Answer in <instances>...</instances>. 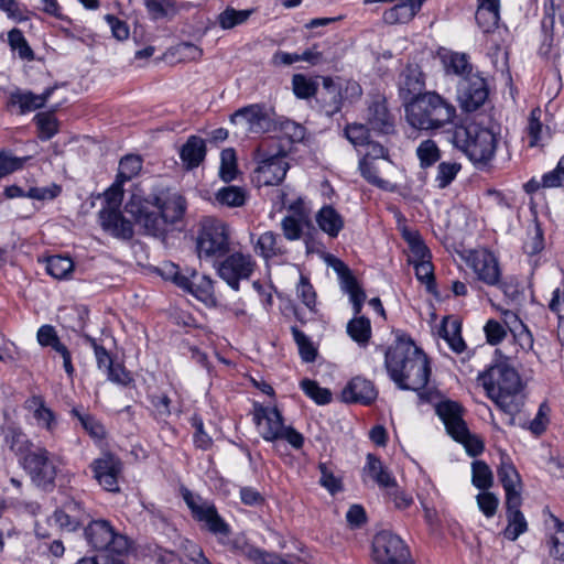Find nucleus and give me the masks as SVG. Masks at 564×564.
<instances>
[{
  "label": "nucleus",
  "instance_id": "obj_22",
  "mask_svg": "<svg viewBox=\"0 0 564 564\" xmlns=\"http://www.w3.org/2000/svg\"><path fill=\"white\" fill-rule=\"evenodd\" d=\"M399 96L405 106V102L412 100L419 95H422L424 88L423 74L419 66L408 65L399 75L398 78Z\"/></svg>",
  "mask_w": 564,
  "mask_h": 564
},
{
  "label": "nucleus",
  "instance_id": "obj_51",
  "mask_svg": "<svg viewBox=\"0 0 564 564\" xmlns=\"http://www.w3.org/2000/svg\"><path fill=\"white\" fill-rule=\"evenodd\" d=\"M341 289L349 295V301L352 304L354 314L359 315L366 301V293L359 286L355 278H349L348 281L341 285Z\"/></svg>",
  "mask_w": 564,
  "mask_h": 564
},
{
  "label": "nucleus",
  "instance_id": "obj_4",
  "mask_svg": "<svg viewBox=\"0 0 564 564\" xmlns=\"http://www.w3.org/2000/svg\"><path fill=\"white\" fill-rule=\"evenodd\" d=\"M453 142L466 154L475 167L489 170L492 167L496 156L499 133L492 128L470 122L455 130Z\"/></svg>",
  "mask_w": 564,
  "mask_h": 564
},
{
  "label": "nucleus",
  "instance_id": "obj_41",
  "mask_svg": "<svg viewBox=\"0 0 564 564\" xmlns=\"http://www.w3.org/2000/svg\"><path fill=\"white\" fill-rule=\"evenodd\" d=\"M347 333L359 345H366L371 336L370 321L364 316L355 315L347 324Z\"/></svg>",
  "mask_w": 564,
  "mask_h": 564
},
{
  "label": "nucleus",
  "instance_id": "obj_47",
  "mask_svg": "<svg viewBox=\"0 0 564 564\" xmlns=\"http://www.w3.org/2000/svg\"><path fill=\"white\" fill-rule=\"evenodd\" d=\"M443 338L456 354H460L466 349V344L460 335V325L456 321L445 323L443 326Z\"/></svg>",
  "mask_w": 564,
  "mask_h": 564
},
{
  "label": "nucleus",
  "instance_id": "obj_60",
  "mask_svg": "<svg viewBox=\"0 0 564 564\" xmlns=\"http://www.w3.org/2000/svg\"><path fill=\"white\" fill-rule=\"evenodd\" d=\"M541 186L545 188L564 186V155L560 159L553 171L543 174Z\"/></svg>",
  "mask_w": 564,
  "mask_h": 564
},
{
  "label": "nucleus",
  "instance_id": "obj_5",
  "mask_svg": "<svg viewBox=\"0 0 564 564\" xmlns=\"http://www.w3.org/2000/svg\"><path fill=\"white\" fill-rule=\"evenodd\" d=\"M258 166L252 182L258 187L279 186L282 182V141L279 138H265L257 149Z\"/></svg>",
  "mask_w": 564,
  "mask_h": 564
},
{
  "label": "nucleus",
  "instance_id": "obj_26",
  "mask_svg": "<svg viewBox=\"0 0 564 564\" xmlns=\"http://www.w3.org/2000/svg\"><path fill=\"white\" fill-rule=\"evenodd\" d=\"M288 274L290 278L295 279L294 288L297 299L301 300L310 311L314 312L316 306V292L310 278L295 264H290Z\"/></svg>",
  "mask_w": 564,
  "mask_h": 564
},
{
  "label": "nucleus",
  "instance_id": "obj_64",
  "mask_svg": "<svg viewBox=\"0 0 564 564\" xmlns=\"http://www.w3.org/2000/svg\"><path fill=\"white\" fill-rule=\"evenodd\" d=\"M484 332L487 341L490 345H497L501 343L507 336V329L505 326L496 319H489L484 326Z\"/></svg>",
  "mask_w": 564,
  "mask_h": 564
},
{
  "label": "nucleus",
  "instance_id": "obj_7",
  "mask_svg": "<svg viewBox=\"0 0 564 564\" xmlns=\"http://www.w3.org/2000/svg\"><path fill=\"white\" fill-rule=\"evenodd\" d=\"M230 123L237 137L261 134L275 128L276 116L271 108L253 104L236 110L230 116Z\"/></svg>",
  "mask_w": 564,
  "mask_h": 564
},
{
  "label": "nucleus",
  "instance_id": "obj_63",
  "mask_svg": "<svg viewBox=\"0 0 564 564\" xmlns=\"http://www.w3.org/2000/svg\"><path fill=\"white\" fill-rule=\"evenodd\" d=\"M347 139L357 148L364 147L369 140V130L360 123L348 124L345 129Z\"/></svg>",
  "mask_w": 564,
  "mask_h": 564
},
{
  "label": "nucleus",
  "instance_id": "obj_32",
  "mask_svg": "<svg viewBox=\"0 0 564 564\" xmlns=\"http://www.w3.org/2000/svg\"><path fill=\"white\" fill-rule=\"evenodd\" d=\"M365 473L376 481L381 488L389 490L395 487V478L382 465L381 460L376 456L368 454L367 464L364 468Z\"/></svg>",
  "mask_w": 564,
  "mask_h": 564
},
{
  "label": "nucleus",
  "instance_id": "obj_62",
  "mask_svg": "<svg viewBox=\"0 0 564 564\" xmlns=\"http://www.w3.org/2000/svg\"><path fill=\"white\" fill-rule=\"evenodd\" d=\"M256 249L260 250L261 256L265 259L275 256L278 252L276 235L272 231L262 234L258 239Z\"/></svg>",
  "mask_w": 564,
  "mask_h": 564
},
{
  "label": "nucleus",
  "instance_id": "obj_19",
  "mask_svg": "<svg viewBox=\"0 0 564 564\" xmlns=\"http://www.w3.org/2000/svg\"><path fill=\"white\" fill-rule=\"evenodd\" d=\"M498 478L506 492V501L516 505L521 497L522 480L509 455H500V464L497 468Z\"/></svg>",
  "mask_w": 564,
  "mask_h": 564
},
{
  "label": "nucleus",
  "instance_id": "obj_13",
  "mask_svg": "<svg viewBox=\"0 0 564 564\" xmlns=\"http://www.w3.org/2000/svg\"><path fill=\"white\" fill-rule=\"evenodd\" d=\"M489 89L486 79L478 73L462 78L457 86V100L465 112L478 110L488 99Z\"/></svg>",
  "mask_w": 564,
  "mask_h": 564
},
{
  "label": "nucleus",
  "instance_id": "obj_55",
  "mask_svg": "<svg viewBox=\"0 0 564 564\" xmlns=\"http://www.w3.org/2000/svg\"><path fill=\"white\" fill-rule=\"evenodd\" d=\"M301 387L305 394L314 400L317 404H327L332 400V393L329 390L319 387L316 381L305 379L301 382Z\"/></svg>",
  "mask_w": 564,
  "mask_h": 564
},
{
  "label": "nucleus",
  "instance_id": "obj_21",
  "mask_svg": "<svg viewBox=\"0 0 564 564\" xmlns=\"http://www.w3.org/2000/svg\"><path fill=\"white\" fill-rule=\"evenodd\" d=\"M254 421L259 433L267 441L278 440L282 434V419L278 408H254Z\"/></svg>",
  "mask_w": 564,
  "mask_h": 564
},
{
  "label": "nucleus",
  "instance_id": "obj_42",
  "mask_svg": "<svg viewBox=\"0 0 564 564\" xmlns=\"http://www.w3.org/2000/svg\"><path fill=\"white\" fill-rule=\"evenodd\" d=\"M549 555L564 563V522L555 519V531L546 540Z\"/></svg>",
  "mask_w": 564,
  "mask_h": 564
},
{
  "label": "nucleus",
  "instance_id": "obj_2",
  "mask_svg": "<svg viewBox=\"0 0 564 564\" xmlns=\"http://www.w3.org/2000/svg\"><path fill=\"white\" fill-rule=\"evenodd\" d=\"M478 381L503 412L512 415L520 411L524 402L523 382L509 359L496 360L478 375Z\"/></svg>",
  "mask_w": 564,
  "mask_h": 564
},
{
  "label": "nucleus",
  "instance_id": "obj_28",
  "mask_svg": "<svg viewBox=\"0 0 564 564\" xmlns=\"http://www.w3.org/2000/svg\"><path fill=\"white\" fill-rule=\"evenodd\" d=\"M475 14L478 26L486 33L495 30L499 22V0H477Z\"/></svg>",
  "mask_w": 564,
  "mask_h": 564
},
{
  "label": "nucleus",
  "instance_id": "obj_59",
  "mask_svg": "<svg viewBox=\"0 0 564 564\" xmlns=\"http://www.w3.org/2000/svg\"><path fill=\"white\" fill-rule=\"evenodd\" d=\"M476 501L479 510L486 518H492L496 514L499 499L494 492L484 490L476 496Z\"/></svg>",
  "mask_w": 564,
  "mask_h": 564
},
{
  "label": "nucleus",
  "instance_id": "obj_34",
  "mask_svg": "<svg viewBox=\"0 0 564 564\" xmlns=\"http://www.w3.org/2000/svg\"><path fill=\"white\" fill-rule=\"evenodd\" d=\"M442 62L447 74L459 76L460 79L473 73L469 58L464 53L445 52L442 54Z\"/></svg>",
  "mask_w": 564,
  "mask_h": 564
},
{
  "label": "nucleus",
  "instance_id": "obj_14",
  "mask_svg": "<svg viewBox=\"0 0 564 564\" xmlns=\"http://www.w3.org/2000/svg\"><path fill=\"white\" fill-rule=\"evenodd\" d=\"M24 467L28 470L32 481L43 489L53 487L57 475V468L51 459L50 452L44 447H39L24 457Z\"/></svg>",
  "mask_w": 564,
  "mask_h": 564
},
{
  "label": "nucleus",
  "instance_id": "obj_54",
  "mask_svg": "<svg viewBox=\"0 0 564 564\" xmlns=\"http://www.w3.org/2000/svg\"><path fill=\"white\" fill-rule=\"evenodd\" d=\"M462 166L456 162H442L437 166L435 182L438 188L447 187L457 176Z\"/></svg>",
  "mask_w": 564,
  "mask_h": 564
},
{
  "label": "nucleus",
  "instance_id": "obj_6",
  "mask_svg": "<svg viewBox=\"0 0 564 564\" xmlns=\"http://www.w3.org/2000/svg\"><path fill=\"white\" fill-rule=\"evenodd\" d=\"M463 408L451 400L441 401L436 405V413L444 423L447 433L458 443L463 444L470 456H477L484 451V443L471 434L463 419Z\"/></svg>",
  "mask_w": 564,
  "mask_h": 564
},
{
  "label": "nucleus",
  "instance_id": "obj_27",
  "mask_svg": "<svg viewBox=\"0 0 564 564\" xmlns=\"http://www.w3.org/2000/svg\"><path fill=\"white\" fill-rule=\"evenodd\" d=\"M377 397V391L371 381L356 377L343 391V398L346 402H360L369 404Z\"/></svg>",
  "mask_w": 564,
  "mask_h": 564
},
{
  "label": "nucleus",
  "instance_id": "obj_37",
  "mask_svg": "<svg viewBox=\"0 0 564 564\" xmlns=\"http://www.w3.org/2000/svg\"><path fill=\"white\" fill-rule=\"evenodd\" d=\"M402 237L406 241L410 249V263L425 258H431L430 250L427 249V247L422 240L421 235L416 230L403 228Z\"/></svg>",
  "mask_w": 564,
  "mask_h": 564
},
{
  "label": "nucleus",
  "instance_id": "obj_48",
  "mask_svg": "<svg viewBox=\"0 0 564 564\" xmlns=\"http://www.w3.org/2000/svg\"><path fill=\"white\" fill-rule=\"evenodd\" d=\"M216 199L228 207H240L246 203V192L237 186H227L217 192Z\"/></svg>",
  "mask_w": 564,
  "mask_h": 564
},
{
  "label": "nucleus",
  "instance_id": "obj_57",
  "mask_svg": "<svg viewBox=\"0 0 564 564\" xmlns=\"http://www.w3.org/2000/svg\"><path fill=\"white\" fill-rule=\"evenodd\" d=\"M55 523L67 532L77 530L83 524V519L79 514L68 513L63 509L56 510L52 517Z\"/></svg>",
  "mask_w": 564,
  "mask_h": 564
},
{
  "label": "nucleus",
  "instance_id": "obj_12",
  "mask_svg": "<svg viewBox=\"0 0 564 564\" xmlns=\"http://www.w3.org/2000/svg\"><path fill=\"white\" fill-rule=\"evenodd\" d=\"M183 498L191 509L193 517L197 521L204 522L209 532L215 535H229V525L218 514L216 507L212 502L202 499L199 496H194L189 491H185Z\"/></svg>",
  "mask_w": 564,
  "mask_h": 564
},
{
  "label": "nucleus",
  "instance_id": "obj_45",
  "mask_svg": "<svg viewBox=\"0 0 564 564\" xmlns=\"http://www.w3.org/2000/svg\"><path fill=\"white\" fill-rule=\"evenodd\" d=\"M73 269V261L68 257L53 256L47 259L46 271L55 279L67 278Z\"/></svg>",
  "mask_w": 564,
  "mask_h": 564
},
{
  "label": "nucleus",
  "instance_id": "obj_3",
  "mask_svg": "<svg viewBox=\"0 0 564 564\" xmlns=\"http://www.w3.org/2000/svg\"><path fill=\"white\" fill-rule=\"evenodd\" d=\"M405 119L417 130H440L453 123L456 117L455 106L435 91H425L405 102Z\"/></svg>",
  "mask_w": 564,
  "mask_h": 564
},
{
  "label": "nucleus",
  "instance_id": "obj_29",
  "mask_svg": "<svg viewBox=\"0 0 564 564\" xmlns=\"http://www.w3.org/2000/svg\"><path fill=\"white\" fill-rule=\"evenodd\" d=\"M425 0H404L383 13V21L389 24L405 23L421 9Z\"/></svg>",
  "mask_w": 564,
  "mask_h": 564
},
{
  "label": "nucleus",
  "instance_id": "obj_30",
  "mask_svg": "<svg viewBox=\"0 0 564 564\" xmlns=\"http://www.w3.org/2000/svg\"><path fill=\"white\" fill-rule=\"evenodd\" d=\"M521 503L522 499H519L514 506L506 501L508 525L503 531V535L510 541H516L528 530L527 520L520 511Z\"/></svg>",
  "mask_w": 564,
  "mask_h": 564
},
{
  "label": "nucleus",
  "instance_id": "obj_46",
  "mask_svg": "<svg viewBox=\"0 0 564 564\" xmlns=\"http://www.w3.org/2000/svg\"><path fill=\"white\" fill-rule=\"evenodd\" d=\"M317 83L303 74H296L292 78V89L300 99L313 97L317 91Z\"/></svg>",
  "mask_w": 564,
  "mask_h": 564
},
{
  "label": "nucleus",
  "instance_id": "obj_33",
  "mask_svg": "<svg viewBox=\"0 0 564 564\" xmlns=\"http://www.w3.org/2000/svg\"><path fill=\"white\" fill-rule=\"evenodd\" d=\"M368 122L372 129L382 133L392 131L393 123L384 101L377 100L369 106Z\"/></svg>",
  "mask_w": 564,
  "mask_h": 564
},
{
  "label": "nucleus",
  "instance_id": "obj_53",
  "mask_svg": "<svg viewBox=\"0 0 564 564\" xmlns=\"http://www.w3.org/2000/svg\"><path fill=\"white\" fill-rule=\"evenodd\" d=\"M4 443L15 454H22L29 443L26 435L17 427L8 426L3 429Z\"/></svg>",
  "mask_w": 564,
  "mask_h": 564
},
{
  "label": "nucleus",
  "instance_id": "obj_50",
  "mask_svg": "<svg viewBox=\"0 0 564 564\" xmlns=\"http://www.w3.org/2000/svg\"><path fill=\"white\" fill-rule=\"evenodd\" d=\"M142 167V161L138 155H126L120 160L117 178L127 182L138 175Z\"/></svg>",
  "mask_w": 564,
  "mask_h": 564
},
{
  "label": "nucleus",
  "instance_id": "obj_31",
  "mask_svg": "<svg viewBox=\"0 0 564 564\" xmlns=\"http://www.w3.org/2000/svg\"><path fill=\"white\" fill-rule=\"evenodd\" d=\"M180 155L187 169L197 167L206 155L205 141L197 135H191L181 148Z\"/></svg>",
  "mask_w": 564,
  "mask_h": 564
},
{
  "label": "nucleus",
  "instance_id": "obj_25",
  "mask_svg": "<svg viewBox=\"0 0 564 564\" xmlns=\"http://www.w3.org/2000/svg\"><path fill=\"white\" fill-rule=\"evenodd\" d=\"M55 87H48L44 90V93L40 95H35L32 91H22L17 89L12 91L9 97L8 106H19L20 113H25L29 111H34L45 106L48 98L52 96Z\"/></svg>",
  "mask_w": 564,
  "mask_h": 564
},
{
  "label": "nucleus",
  "instance_id": "obj_23",
  "mask_svg": "<svg viewBox=\"0 0 564 564\" xmlns=\"http://www.w3.org/2000/svg\"><path fill=\"white\" fill-rule=\"evenodd\" d=\"M542 41L539 46V55L553 64H557L562 57L563 36L554 33V18L542 22Z\"/></svg>",
  "mask_w": 564,
  "mask_h": 564
},
{
  "label": "nucleus",
  "instance_id": "obj_44",
  "mask_svg": "<svg viewBox=\"0 0 564 564\" xmlns=\"http://www.w3.org/2000/svg\"><path fill=\"white\" fill-rule=\"evenodd\" d=\"M416 156L423 169L434 165L441 159V150L431 139L422 141L416 148Z\"/></svg>",
  "mask_w": 564,
  "mask_h": 564
},
{
  "label": "nucleus",
  "instance_id": "obj_16",
  "mask_svg": "<svg viewBox=\"0 0 564 564\" xmlns=\"http://www.w3.org/2000/svg\"><path fill=\"white\" fill-rule=\"evenodd\" d=\"M86 536L96 550L120 554L129 547L127 538L116 534L109 522L105 520L93 521L86 529Z\"/></svg>",
  "mask_w": 564,
  "mask_h": 564
},
{
  "label": "nucleus",
  "instance_id": "obj_9",
  "mask_svg": "<svg viewBox=\"0 0 564 564\" xmlns=\"http://www.w3.org/2000/svg\"><path fill=\"white\" fill-rule=\"evenodd\" d=\"M199 257H221L229 251L227 225L215 218H205L197 240Z\"/></svg>",
  "mask_w": 564,
  "mask_h": 564
},
{
  "label": "nucleus",
  "instance_id": "obj_58",
  "mask_svg": "<svg viewBox=\"0 0 564 564\" xmlns=\"http://www.w3.org/2000/svg\"><path fill=\"white\" fill-rule=\"evenodd\" d=\"M37 128L40 130V138L47 140L51 139L57 131L56 118L48 112H40L34 117Z\"/></svg>",
  "mask_w": 564,
  "mask_h": 564
},
{
  "label": "nucleus",
  "instance_id": "obj_38",
  "mask_svg": "<svg viewBox=\"0 0 564 564\" xmlns=\"http://www.w3.org/2000/svg\"><path fill=\"white\" fill-rule=\"evenodd\" d=\"M527 133L529 138L528 145L530 148H542L545 145L547 133L544 131L543 124L540 121L539 109L531 111Z\"/></svg>",
  "mask_w": 564,
  "mask_h": 564
},
{
  "label": "nucleus",
  "instance_id": "obj_18",
  "mask_svg": "<svg viewBox=\"0 0 564 564\" xmlns=\"http://www.w3.org/2000/svg\"><path fill=\"white\" fill-rule=\"evenodd\" d=\"M126 214L140 225L149 235L159 236L165 231L163 217L150 210L149 203L141 197L133 195L124 206Z\"/></svg>",
  "mask_w": 564,
  "mask_h": 564
},
{
  "label": "nucleus",
  "instance_id": "obj_61",
  "mask_svg": "<svg viewBox=\"0 0 564 564\" xmlns=\"http://www.w3.org/2000/svg\"><path fill=\"white\" fill-rule=\"evenodd\" d=\"M159 271L164 279L172 280L182 289L189 285L188 274L181 273L178 267L172 262L163 263Z\"/></svg>",
  "mask_w": 564,
  "mask_h": 564
},
{
  "label": "nucleus",
  "instance_id": "obj_52",
  "mask_svg": "<svg viewBox=\"0 0 564 564\" xmlns=\"http://www.w3.org/2000/svg\"><path fill=\"white\" fill-rule=\"evenodd\" d=\"M237 162L236 153L231 148L225 149L220 154L219 176L225 182H230L236 177Z\"/></svg>",
  "mask_w": 564,
  "mask_h": 564
},
{
  "label": "nucleus",
  "instance_id": "obj_15",
  "mask_svg": "<svg viewBox=\"0 0 564 564\" xmlns=\"http://www.w3.org/2000/svg\"><path fill=\"white\" fill-rule=\"evenodd\" d=\"M284 237L290 240L299 239L303 230L310 226V209L301 196L284 191Z\"/></svg>",
  "mask_w": 564,
  "mask_h": 564
},
{
  "label": "nucleus",
  "instance_id": "obj_49",
  "mask_svg": "<svg viewBox=\"0 0 564 564\" xmlns=\"http://www.w3.org/2000/svg\"><path fill=\"white\" fill-rule=\"evenodd\" d=\"M8 41L11 48L18 52L20 58L25 61L34 59V52L28 44L21 30L12 29L8 34Z\"/></svg>",
  "mask_w": 564,
  "mask_h": 564
},
{
  "label": "nucleus",
  "instance_id": "obj_8",
  "mask_svg": "<svg viewBox=\"0 0 564 564\" xmlns=\"http://www.w3.org/2000/svg\"><path fill=\"white\" fill-rule=\"evenodd\" d=\"M123 182L118 178L116 182L105 192V202L107 207L101 209L99 217L102 227L110 231L113 236L130 239L133 236V227L129 219H126L118 207L120 206L123 197Z\"/></svg>",
  "mask_w": 564,
  "mask_h": 564
},
{
  "label": "nucleus",
  "instance_id": "obj_36",
  "mask_svg": "<svg viewBox=\"0 0 564 564\" xmlns=\"http://www.w3.org/2000/svg\"><path fill=\"white\" fill-rule=\"evenodd\" d=\"M188 282L189 285L183 289L193 293L196 297L208 300L213 296L214 285L209 276L199 275L196 271L192 270L188 272Z\"/></svg>",
  "mask_w": 564,
  "mask_h": 564
},
{
  "label": "nucleus",
  "instance_id": "obj_24",
  "mask_svg": "<svg viewBox=\"0 0 564 564\" xmlns=\"http://www.w3.org/2000/svg\"><path fill=\"white\" fill-rule=\"evenodd\" d=\"M155 206L160 210L165 224H174L183 217L186 202L178 193L166 192L155 198Z\"/></svg>",
  "mask_w": 564,
  "mask_h": 564
},
{
  "label": "nucleus",
  "instance_id": "obj_39",
  "mask_svg": "<svg viewBox=\"0 0 564 564\" xmlns=\"http://www.w3.org/2000/svg\"><path fill=\"white\" fill-rule=\"evenodd\" d=\"M293 339L303 362H313L317 357V347L313 340L297 327H291Z\"/></svg>",
  "mask_w": 564,
  "mask_h": 564
},
{
  "label": "nucleus",
  "instance_id": "obj_40",
  "mask_svg": "<svg viewBox=\"0 0 564 564\" xmlns=\"http://www.w3.org/2000/svg\"><path fill=\"white\" fill-rule=\"evenodd\" d=\"M253 13V9L236 10L232 7H227L217 17L219 26L224 30H230L237 25L245 23Z\"/></svg>",
  "mask_w": 564,
  "mask_h": 564
},
{
  "label": "nucleus",
  "instance_id": "obj_10",
  "mask_svg": "<svg viewBox=\"0 0 564 564\" xmlns=\"http://www.w3.org/2000/svg\"><path fill=\"white\" fill-rule=\"evenodd\" d=\"M372 557L378 564H408L411 554L408 545L399 535L381 531L373 538Z\"/></svg>",
  "mask_w": 564,
  "mask_h": 564
},
{
  "label": "nucleus",
  "instance_id": "obj_35",
  "mask_svg": "<svg viewBox=\"0 0 564 564\" xmlns=\"http://www.w3.org/2000/svg\"><path fill=\"white\" fill-rule=\"evenodd\" d=\"M316 221L321 230L333 238L337 237L344 227L341 216L332 206H324L318 212Z\"/></svg>",
  "mask_w": 564,
  "mask_h": 564
},
{
  "label": "nucleus",
  "instance_id": "obj_1",
  "mask_svg": "<svg viewBox=\"0 0 564 564\" xmlns=\"http://www.w3.org/2000/svg\"><path fill=\"white\" fill-rule=\"evenodd\" d=\"M384 366L401 390L423 389L431 375L426 355L410 339H399L386 350Z\"/></svg>",
  "mask_w": 564,
  "mask_h": 564
},
{
  "label": "nucleus",
  "instance_id": "obj_56",
  "mask_svg": "<svg viewBox=\"0 0 564 564\" xmlns=\"http://www.w3.org/2000/svg\"><path fill=\"white\" fill-rule=\"evenodd\" d=\"M29 156H14L10 152L0 151V177L11 174L23 167Z\"/></svg>",
  "mask_w": 564,
  "mask_h": 564
},
{
  "label": "nucleus",
  "instance_id": "obj_17",
  "mask_svg": "<svg viewBox=\"0 0 564 564\" xmlns=\"http://www.w3.org/2000/svg\"><path fill=\"white\" fill-rule=\"evenodd\" d=\"M256 262L250 254L234 252L221 261L217 268L219 276L234 290L239 289V281L249 279Z\"/></svg>",
  "mask_w": 564,
  "mask_h": 564
},
{
  "label": "nucleus",
  "instance_id": "obj_11",
  "mask_svg": "<svg viewBox=\"0 0 564 564\" xmlns=\"http://www.w3.org/2000/svg\"><path fill=\"white\" fill-rule=\"evenodd\" d=\"M466 262L480 282L489 286H498L508 294L507 285L500 281L501 270L492 252L486 249L470 251Z\"/></svg>",
  "mask_w": 564,
  "mask_h": 564
},
{
  "label": "nucleus",
  "instance_id": "obj_43",
  "mask_svg": "<svg viewBox=\"0 0 564 564\" xmlns=\"http://www.w3.org/2000/svg\"><path fill=\"white\" fill-rule=\"evenodd\" d=\"M471 484L479 490H487L492 486L494 475L490 467L485 462H473Z\"/></svg>",
  "mask_w": 564,
  "mask_h": 564
},
{
  "label": "nucleus",
  "instance_id": "obj_20",
  "mask_svg": "<svg viewBox=\"0 0 564 564\" xmlns=\"http://www.w3.org/2000/svg\"><path fill=\"white\" fill-rule=\"evenodd\" d=\"M91 468L95 478L107 491L118 492V478L122 470L121 462L111 454H105L102 457L94 460Z\"/></svg>",
  "mask_w": 564,
  "mask_h": 564
}]
</instances>
